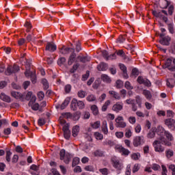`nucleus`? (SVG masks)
I'll return each instance as SVG.
<instances>
[{
    "label": "nucleus",
    "instance_id": "49530a36",
    "mask_svg": "<svg viewBox=\"0 0 175 175\" xmlns=\"http://www.w3.org/2000/svg\"><path fill=\"white\" fill-rule=\"evenodd\" d=\"M94 136L97 140H102L103 139V135L98 132L94 133Z\"/></svg>",
    "mask_w": 175,
    "mask_h": 175
},
{
    "label": "nucleus",
    "instance_id": "79ce46f5",
    "mask_svg": "<svg viewBox=\"0 0 175 175\" xmlns=\"http://www.w3.org/2000/svg\"><path fill=\"white\" fill-rule=\"evenodd\" d=\"M81 116V113L79 111H77L74 113V120L79 121L80 120V117Z\"/></svg>",
    "mask_w": 175,
    "mask_h": 175
},
{
    "label": "nucleus",
    "instance_id": "412c9836",
    "mask_svg": "<svg viewBox=\"0 0 175 175\" xmlns=\"http://www.w3.org/2000/svg\"><path fill=\"white\" fill-rule=\"evenodd\" d=\"M142 94L144 95L145 98L149 100L151 99V98H152V94H151V92H150V90H144Z\"/></svg>",
    "mask_w": 175,
    "mask_h": 175
},
{
    "label": "nucleus",
    "instance_id": "473e14b6",
    "mask_svg": "<svg viewBox=\"0 0 175 175\" xmlns=\"http://www.w3.org/2000/svg\"><path fill=\"white\" fill-rule=\"evenodd\" d=\"M42 84L43 85L44 90H49V82L47 81V79H42Z\"/></svg>",
    "mask_w": 175,
    "mask_h": 175
},
{
    "label": "nucleus",
    "instance_id": "680f3d73",
    "mask_svg": "<svg viewBox=\"0 0 175 175\" xmlns=\"http://www.w3.org/2000/svg\"><path fill=\"white\" fill-rule=\"evenodd\" d=\"M145 80L146 79H144V78H143V77L142 76L138 77V78L137 79V83H139V84H144Z\"/></svg>",
    "mask_w": 175,
    "mask_h": 175
},
{
    "label": "nucleus",
    "instance_id": "4d7b16f0",
    "mask_svg": "<svg viewBox=\"0 0 175 175\" xmlns=\"http://www.w3.org/2000/svg\"><path fill=\"white\" fill-rule=\"evenodd\" d=\"M122 58L125 61V62H131V61H132V57H130L129 56H126V55L125 54L122 55Z\"/></svg>",
    "mask_w": 175,
    "mask_h": 175
},
{
    "label": "nucleus",
    "instance_id": "f257e3e1",
    "mask_svg": "<svg viewBox=\"0 0 175 175\" xmlns=\"http://www.w3.org/2000/svg\"><path fill=\"white\" fill-rule=\"evenodd\" d=\"M153 146L154 147V150L157 152H163L165 151V148L161 144H165V146H172V143L166 141L165 137H161L159 140H155L153 142Z\"/></svg>",
    "mask_w": 175,
    "mask_h": 175
},
{
    "label": "nucleus",
    "instance_id": "6ab92c4d",
    "mask_svg": "<svg viewBox=\"0 0 175 175\" xmlns=\"http://www.w3.org/2000/svg\"><path fill=\"white\" fill-rule=\"evenodd\" d=\"M102 131L104 135H107V133H109V130L107 129V122L106 120L103 122Z\"/></svg>",
    "mask_w": 175,
    "mask_h": 175
},
{
    "label": "nucleus",
    "instance_id": "de8ad7c7",
    "mask_svg": "<svg viewBox=\"0 0 175 175\" xmlns=\"http://www.w3.org/2000/svg\"><path fill=\"white\" fill-rule=\"evenodd\" d=\"M37 96H38L39 100H43V99L44 98V92H43L42 91L39 92L37 94Z\"/></svg>",
    "mask_w": 175,
    "mask_h": 175
},
{
    "label": "nucleus",
    "instance_id": "0e129e2a",
    "mask_svg": "<svg viewBox=\"0 0 175 175\" xmlns=\"http://www.w3.org/2000/svg\"><path fill=\"white\" fill-rule=\"evenodd\" d=\"M81 50V42L78 41L76 44V51L79 53Z\"/></svg>",
    "mask_w": 175,
    "mask_h": 175
},
{
    "label": "nucleus",
    "instance_id": "c9c22d12",
    "mask_svg": "<svg viewBox=\"0 0 175 175\" xmlns=\"http://www.w3.org/2000/svg\"><path fill=\"white\" fill-rule=\"evenodd\" d=\"M94 157H103V151L100 150H96L93 152Z\"/></svg>",
    "mask_w": 175,
    "mask_h": 175
},
{
    "label": "nucleus",
    "instance_id": "a211bd4d",
    "mask_svg": "<svg viewBox=\"0 0 175 175\" xmlns=\"http://www.w3.org/2000/svg\"><path fill=\"white\" fill-rule=\"evenodd\" d=\"M101 80H103V81H104L105 83H111V78H110V77H109V75L106 74H103L101 75Z\"/></svg>",
    "mask_w": 175,
    "mask_h": 175
},
{
    "label": "nucleus",
    "instance_id": "13d9d810",
    "mask_svg": "<svg viewBox=\"0 0 175 175\" xmlns=\"http://www.w3.org/2000/svg\"><path fill=\"white\" fill-rule=\"evenodd\" d=\"M103 57L105 58L107 61H109V53L107 51H102Z\"/></svg>",
    "mask_w": 175,
    "mask_h": 175
},
{
    "label": "nucleus",
    "instance_id": "f8f14e48",
    "mask_svg": "<svg viewBox=\"0 0 175 175\" xmlns=\"http://www.w3.org/2000/svg\"><path fill=\"white\" fill-rule=\"evenodd\" d=\"M73 49H75V48L65 47V46H63L60 49L59 53H60V54H62L63 55H66V54H69L70 53V51L73 52Z\"/></svg>",
    "mask_w": 175,
    "mask_h": 175
},
{
    "label": "nucleus",
    "instance_id": "603ef678",
    "mask_svg": "<svg viewBox=\"0 0 175 175\" xmlns=\"http://www.w3.org/2000/svg\"><path fill=\"white\" fill-rule=\"evenodd\" d=\"M125 136L128 139L132 137V131H131L130 129H126Z\"/></svg>",
    "mask_w": 175,
    "mask_h": 175
},
{
    "label": "nucleus",
    "instance_id": "bf43d9fd",
    "mask_svg": "<svg viewBox=\"0 0 175 175\" xmlns=\"http://www.w3.org/2000/svg\"><path fill=\"white\" fill-rule=\"evenodd\" d=\"M132 75L133 76H135V77H137V76H139V70L136 68H133L132 70Z\"/></svg>",
    "mask_w": 175,
    "mask_h": 175
},
{
    "label": "nucleus",
    "instance_id": "4468645a",
    "mask_svg": "<svg viewBox=\"0 0 175 175\" xmlns=\"http://www.w3.org/2000/svg\"><path fill=\"white\" fill-rule=\"evenodd\" d=\"M112 162L113 164V167L118 170H121L122 169V163L118 159H112Z\"/></svg>",
    "mask_w": 175,
    "mask_h": 175
},
{
    "label": "nucleus",
    "instance_id": "2eb2a0df",
    "mask_svg": "<svg viewBox=\"0 0 175 175\" xmlns=\"http://www.w3.org/2000/svg\"><path fill=\"white\" fill-rule=\"evenodd\" d=\"M170 37L165 36L162 38L161 40H159V43L163 46H169V44H170Z\"/></svg>",
    "mask_w": 175,
    "mask_h": 175
},
{
    "label": "nucleus",
    "instance_id": "dca6fc26",
    "mask_svg": "<svg viewBox=\"0 0 175 175\" xmlns=\"http://www.w3.org/2000/svg\"><path fill=\"white\" fill-rule=\"evenodd\" d=\"M0 98L1 100H3V102H6L7 103H10V102H12L10 96L6 95L5 93H1L0 94Z\"/></svg>",
    "mask_w": 175,
    "mask_h": 175
},
{
    "label": "nucleus",
    "instance_id": "39448f33",
    "mask_svg": "<svg viewBox=\"0 0 175 175\" xmlns=\"http://www.w3.org/2000/svg\"><path fill=\"white\" fill-rule=\"evenodd\" d=\"M115 150H117L118 152H120L122 155H124L125 157H128L129 154H131V152L129 150L122 147V146L117 145L115 146Z\"/></svg>",
    "mask_w": 175,
    "mask_h": 175
},
{
    "label": "nucleus",
    "instance_id": "774afa93",
    "mask_svg": "<svg viewBox=\"0 0 175 175\" xmlns=\"http://www.w3.org/2000/svg\"><path fill=\"white\" fill-rule=\"evenodd\" d=\"M170 170H172V175H175V165H170L169 166Z\"/></svg>",
    "mask_w": 175,
    "mask_h": 175
},
{
    "label": "nucleus",
    "instance_id": "0eeeda50",
    "mask_svg": "<svg viewBox=\"0 0 175 175\" xmlns=\"http://www.w3.org/2000/svg\"><path fill=\"white\" fill-rule=\"evenodd\" d=\"M174 66L172 65L171 59H167L165 64V68H167L168 70L171 72H175V59L173 60Z\"/></svg>",
    "mask_w": 175,
    "mask_h": 175
},
{
    "label": "nucleus",
    "instance_id": "7c9ffc66",
    "mask_svg": "<svg viewBox=\"0 0 175 175\" xmlns=\"http://www.w3.org/2000/svg\"><path fill=\"white\" fill-rule=\"evenodd\" d=\"M146 137L148 139H154V137H155V131H149V132L146 135Z\"/></svg>",
    "mask_w": 175,
    "mask_h": 175
},
{
    "label": "nucleus",
    "instance_id": "a878e982",
    "mask_svg": "<svg viewBox=\"0 0 175 175\" xmlns=\"http://www.w3.org/2000/svg\"><path fill=\"white\" fill-rule=\"evenodd\" d=\"M167 131L163 126H159L157 129V134L160 136H163L165 135V132Z\"/></svg>",
    "mask_w": 175,
    "mask_h": 175
},
{
    "label": "nucleus",
    "instance_id": "5fc2aeb1",
    "mask_svg": "<svg viewBox=\"0 0 175 175\" xmlns=\"http://www.w3.org/2000/svg\"><path fill=\"white\" fill-rule=\"evenodd\" d=\"M136 103L138 105L139 107H142V98L140 96H137L135 97Z\"/></svg>",
    "mask_w": 175,
    "mask_h": 175
},
{
    "label": "nucleus",
    "instance_id": "ea45409f",
    "mask_svg": "<svg viewBox=\"0 0 175 175\" xmlns=\"http://www.w3.org/2000/svg\"><path fill=\"white\" fill-rule=\"evenodd\" d=\"M85 95H87V93L84 90H79L77 93L79 98H85Z\"/></svg>",
    "mask_w": 175,
    "mask_h": 175
},
{
    "label": "nucleus",
    "instance_id": "58836bf2",
    "mask_svg": "<svg viewBox=\"0 0 175 175\" xmlns=\"http://www.w3.org/2000/svg\"><path fill=\"white\" fill-rule=\"evenodd\" d=\"M69 102L70 101L68 98H66V100H64V103L61 105V109L64 110V109H65V107H66V106L69 105Z\"/></svg>",
    "mask_w": 175,
    "mask_h": 175
},
{
    "label": "nucleus",
    "instance_id": "2f4dec72",
    "mask_svg": "<svg viewBox=\"0 0 175 175\" xmlns=\"http://www.w3.org/2000/svg\"><path fill=\"white\" fill-rule=\"evenodd\" d=\"M77 58L81 61V62H83V64L85 62H88V61H90V57H88L87 56H78Z\"/></svg>",
    "mask_w": 175,
    "mask_h": 175
},
{
    "label": "nucleus",
    "instance_id": "cd10ccee",
    "mask_svg": "<svg viewBox=\"0 0 175 175\" xmlns=\"http://www.w3.org/2000/svg\"><path fill=\"white\" fill-rule=\"evenodd\" d=\"M79 67H80V64L75 63V64H73L72 68H70V73H75V72H76V70H77Z\"/></svg>",
    "mask_w": 175,
    "mask_h": 175
},
{
    "label": "nucleus",
    "instance_id": "864d4df0",
    "mask_svg": "<svg viewBox=\"0 0 175 175\" xmlns=\"http://www.w3.org/2000/svg\"><path fill=\"white\" fill-rule=\"evenodd\" d=\"M124 87L126 90H133V86L131 85V82L128 81L125 82Z\"/></svg>",
    "mask_w": 175,
    "mask_h": 175
},
{
    "label": "nucleus",
    "instance_id": "8fccbe9b",
    "mask_svg": "<svg viewBox=\"0 0 175 175\" xmlns=\"http://www.w3.org/2000/svg\"><path fill=\"white\" fill-rule=\"evenodd\" d=\"M30 77H31V83H33V84H36V75H35L33 72H31V75H30Z\"/></svg>",
    "mask_w": 175,
    "mask_h": 175
},
{
    "label": "nucleus",
    "instance_id": "338daca9",
    "mask_svg": "<svg viewBox=\"0 0 175 175\" xmlns=\"http://www.w3.org/2000/svg\"><path fill=\"white\" fill-rule=\"evenodd\" d=\"M72 80L73 83H77V81L79 80V75L73 74Z\"/></svg>",
    "mask_w": 175,
    "mask_h": 175
},
{
    "label": "nucleus",
    "instance_id": "e433bc0d",
    "mask_svg": "<svg viewBox=\"0 0 175 175\" xmlns=\"http://www.w3.org/2000/svg\"><path fill=\"white\" fill-rule=\"evenodd\" d=\"M109 105H110V100H108L103 105V107H102V111H106V110H107L108 106H109Z\"/></svg>",
    "mask_w": 175,
    "mask_h": 175
},
{
    "label": "nucleus",
    "instance_id": "a18cd8bd",
    "mask_svg": "<svg viewBox=\"0 0 175 175\" xmlns=\"http://www.w3.org/2000/svg\"><path fill=\"white\" fill-rule=\"evenodd\" d=\"M100 173L103 175H108L109 174V170L107 168H101L98 170Z\"/></svg>",
    "mask_w": 175,
    "mask_h": 175
},
{
    "label": "nucleus",
    "instance_id": "7ed1b4c3",
    "mask_svg": "<svg viewBox=\"0 0 175 175\" xmlns=\"http://www.w3.org/2000/svg\"><path fill=\"white\" fill-rule=\"evenodd\" d=\"M146 143V139H144V136H136L133 139V145L134 147H140V146H143Z\"/></svg>",
    "mask_w": 175,
    "mask_h": 175
},
{
    "label": "nucleus",
    "instance_id": "69168bd1",
    "mask_svg": "<svg viewBox=\"0 0 175 175\" xmlns=\"http://www.w3.org/2000/svg\"><path fill=\"white\" fill-rule=\"evenodd\" d=\"M10 155H12V152H10V150L7 151L5 157L7 162H10Z\"/></svg>",
    "mask_w": 175,
    "mask_h": 175
},
{
    "label": "nucleus",
    "instance_id": "c03bdc74",
    "mask_svg": "<svg viewBox=\"0 0 175 175\" xmlns=\"http://www.w3.org/2000/svg\"><path fill=\"white\" fill-rule=\"evenodd\" d=\"M116 88H122V87L124 85V82L118 79L116 82Z\"/></svg>",
    "mask_w": 175,
    "mask_h": 175
},
{
    "label": "nucleus",
    "instance_id": "423d86ee",
    "mask_svg": "<svg viewBox=\"0 0 175 175\" xmlns=\"http://www.w3.org/2000/svg\"><path fill=\"white\" fill-rule=\"evenodd\" d=\"M115 121L116 122V128H125L126 126V123L124 122V118L122 116H118Z\"/></svg>",
    "mask_w": 175,
    "mask_h": 175
},
{
    "label": "nucleus",
    "instance_id": "6e6552de",
    "mask_svg": "<svg viewBox=\"0 0 175 175\" xmlns=\"http://www.w3.org/2000/svg\"><path fill=\"white\" fill-rule=\"evenodd\" d=\"M46 51H50L51 53H54L57 50V45L53 42H47L45 47Z\"/></svg>",
    "mask_w": 175,
    "mask_h": 175
},
{
    "label": "nucleus",
    "instance_id": "a19ab883",
    "mask_svg": "<svg viewBox=\"0 0 175 175\" xmlns=\"http://www.w3.org/2000/svg\"><path fill=\"white\" fill-rule=\"evenodd\" d=\"M164 135H165V136H166V138L170 142H172V140H173V135H172V134L169 131H165Z\"/></svg>",
    "mask_w": 175,
    "mask_h": 175
},
{
    "label": "nucleus",
    "instance_id": "37998d69",
    "mask_svg": "<svg viewBox=\"0 0 175 175\" xmlns=\"http://www.w3.org/2000/svg\"><path fill=\"white\" fill-rule=\"evenodd\" d=\"M64 91L66 94H69L72 91V85L70 84L66 85L64 87Z\"/></svg>",
    "mask_w": 175,
    "mask_h": 175
},
{
    "label": "nucleus",
    "instance_id": "9d476101",
    "mask_svg": "<svg viewBox=\"0 0 175 175\" xmlns=\"http://www.w3.org/2000/svg\"><path fill=\"white\" fill-rule=\"evenodd\" d=\"M76 59V53H75V49H72V52L70 55L68 60V65L70 66L71 65H73V63L75 62Z\"/></svg>",
    "mask_w": 175,
    "mask_h": 175
},
{
    "label": "nucleus",
    "instance_id": "aec40b11",
    "mask_svg": "<svg viewBox=\"0 0 175 175\" xmlns=\"http://www.w3.org/2000/svg\"><path fill=\"white\" fill-rule=\"evenodd\" d=\"M11 96L15 99H21L23 98V94L18 92H11Z\"/></svg>",
    "mask_w": 175,
    "mask_h": 175
},
{
    "label": "nucleus",
    "instance_id": "4c0bfd02",
    "mask_svg": "<svg viewBox=\"0 0 175 175\" xmlns=\"http://www.w3.org/2000/svg\"><path fill=\"white\" fill-rule=\"evenodd\" d=\"M79 163H80V159L79 157L74 158L72 163V167H75V166H77V165H79Z\"/></svg>",
    "mask_w": 175,
    "mask_h": 175
},
{
    "label": "nucleus",
    "instance_id": "b1692460",
    "mask_svg": "<svg viewBox=\"0 0 175 175\" xmlns=\"http://www.w3.org/2000/svg\"><path fill=\"white\" fill-rule=\"evenodd\" d=\"M109 95H111V96H113V98H114L115 99H121V96H120V94L113 90L109 91Z\"/></svg>",
    "mask_w": 175,
    "mask_h": 175
},
{
    "label": "nucleus",
    "instance_id": "20e7f679",
    "mask_svg": "<svg viewBox=\"0 0 175 175\" xmlns=\"http://www.w3.org/2000/svg\"><path fill=\"white\" fill-rule=\"evenodd\" d=\"M19 71H20V66L15 64L13 66H9L7 68V70L5 72V74L6 75V76H10L12 73H17Z\"/></svg>",
    "mask_w": 175,
    "mask_h": 175
},
{
    "label": "nucleus",
    "instance_id": "72a5a7b5",
    "mask_svg": "<svg viewBox=\"0 0 175 175\" xmlns=\"http://www.w3.org/2000/svg\"><path fill=\"white\" fill-rule=\"evenodd\" d=\"M131 157V159H133V161H139V159H140V153H133Z\"/></svg>",
    "mask_w": 175,
    "mask_h": 175
},
{
    "label": "nucleus",
    "instance_id": "f03ea898",
    "mask_svg": "<svg viewBox=\"0 0 175 175\" xmlns=\"http://www.w3.org/2000/svg\"><path fill=\"white\" fill-rule=\"evenodd\" d=\"M77 107L80 109H83L85 107V104H84V102L82 100H77V99L73 98L71 101L70 109L73 110V111H75V110H77Z\"/></svg>",
    "mask_w": 175,
    "mask_h": 175
},
{
    "label": "nucleus",
    "instance_id": "09e8293b",
    "mask_svg": "<svg viewBox=\"0 0 175 175\" xmlns=\"http://www.w3.org/2000/svg\"><path fill=\"white\" fill-rule=\"evenodd\" d=\"M36 102V96H32L29 102V106H32Z\"/></svg>",
    "mask_w": 175,
    "mask_h": 175
},
{
    "label": "nucleus",
    "instance_id": "5701e85b",
    "mask_svg": "<svg viewBox=\"0 0 175 175\" xmlns=\"http://www.w3.org/2000/svg\"><path fill=\"white\" fill-rule=\"evenodd\" d=\"M79 132H80V129L79 127V126H75L73 128H72V136L74 137H76V136H77V135H79Z\"/></svg>",
    "mask_w": 175,
    "mask_h": 175
},
{
    "label": "nucleus",
    "instance_id": "f3484780",
    "mask_svg": "<svg viewBox=\"0 0 175 175\" xmlns=\"http://www.w3.org/2000/svg\"><path fill=\"white\" fill-rule=\"evenodd\" d=\"M98 70L100 71H105L107 70V64H105L104 62H101L98 66H97Z\"/></svg>",
    "mask_w": 175,
    "mask_h": 175
},
{
    "label": "nucleus",
    "instance_id": "c85d7f7f",
    "mask_svg": "<svg viewBox=\"0 0 175 175\" xmlns=\"http://www.w3.org/2000/svg\"><path fill=\"white\" fill-rule=\"evenodd\" d=\"M86 100H88V102H95L96 97L94 94H90L86 97Z\"/></svg>",
    "mask_w": 175,
    "mask_h": 175
},
{
    "label": "nucleus",
    "instance_id": "e2e57ef3",
    "mask_svg": "<svg viewBox=\"0 0 175 175\" xmlns=\"http://www.w3.org/2000/svg\"><path fill=\"white\" fill-rule=\"evenodd\" d=\"M168 29L170 33H174V27L173 26V24L172 23L168 24Z\"/></svg>",
    "mask_w": 175,
    "mask_h": 175
},
{
    "label": "nucleus",
    "instance_id": "c756f323",
    "mask_svg": "<svg viewBox=\"0 0 175 175\" xmlns=\"http://www.w3.org/2000/svg\"><path fill=\"white\" fill-rule=\"evenodd\" d=\"M167 87L170 88H173L174 87V79H169L167 80Z\"/></svg>",
    "mask_w": 175,
    "mask_h": 175
},
{
    "label": "nucleus",
    "instance_id": "1a4fd4ad",
    "mask_svg": "<svg viewBox=\"0 0 175 175\" xmlns=\"http://www.w3.org/2000/svg\"><path fill=\"white\" fill-rule=\"evenodd\" d=\"M165 124L169 128V129H172V128H175V120L172 118H168L164 120Z\"/></svg>",
    "mask_w": 175,
    "mask_h": 175
},
{
    "label": "nucleus",
    "instance_id": "052dcab7",
    "mask_svg": "<svg viewBox=\"0 0 175 175\" xmlns=\"http://www.w3.org/2000/svg\"><path fill=\"white\" fill-rule=\"evenodd\" d=\"M167 158H172L173 157V150H168L165 152Z\"/></svg>",
    "mask_w": 175,
    "mask_h": 175
},
{
    "label": "nucleus",
    "instance_id": "6e6d98bb",
    "mask_svg": "<svg viewBox=\"0 0 175 175\" xmlns=\"http://www.w3.org/2000/svg\"><path fill=\"white\" fill-rule=\"evenodd\" d=\"M59 157L61 161H64V159H65V150L62 149L60 150Z\"/></svg>",
    "mask_w": 175,
    "mask_h": 175
},
{
    "label": "nucleus",
    "instance_id": "4be33fe9",
    "mask_svg": "<svg viewBox=\"0 0 175 175\" xmlns=\"http://www.w3.org/2000/svg\"><path fill=\"white\" fill-rule=\"evenodd\" d=\"M26 40H27V42H35V40H36V36H35V34L32 33L26 37Z\"/></svg>",
    "mask_w": 175,
    "mask_h": 175
},
{
    "label": "nucleus",
    "instance_id": "3c124183",
    "mask_svg": "<svg viewBox=\"0 0 175 175\" xmlns=\"http://www.w3.org/2000/svg\"><path fill=\"white\" fill-rule=\"evenodd\" d=\"M104 146H109L110 147H113L114 146V142L110 140H107L103 142Z\"/></svg>",
    "mask_w": 175,
    "mask_h": 175
},
{
    "label": "nucleus",
    "instance_id": "ddd939ff",
    "mask_svg": "<svg viewBox=\"0 0 175 175\" xmlns=\"http://www.w3.org/2000/svg\"><path fill=\"white\" fill-rule=\"evenodd\" d=\"M123 107H124V105H122V103H116L112 107V110L113 111H116V113H118L119 111H121Z\"/></svg>",
    "mask_w": 175,
    "mask_h": 175
},
{
    "label": "nucleus",
    "instance_id": "393cba45",
    "mask_svg": "<svg viewBox=\"0 0 175 175\" xmlns=\"http://www.w3.org/2000/svg\"><path fill=\"white\" fill-rule=\"evenodd\" d=\"M65 64H66V58H65L64 57H62L58 59L57 64L59 65V66H63V65H65Z\"/></svg>",
    "mask_w": 175,
    "mask_h": 175
},
{
    "label": "nucleus",
    "instance_id": "bb28decb",
    "mask_svg": "<svg viewBox=\"0 0 175 175\" xmlns=\"http://www.w3.org/2000/svg\"><path fill=\"white\" fill-rule=\"evenodd\" d=\"M91 110L94 116H98V114L99 113V109H98V106L95 105H92Z\"/></svg>",
    "mask_w": 175,
    "mask_h": 175
},
{
    "label": "nucleus",
    "instance_id": "f704fd0d",
    "mask_svg": "<svg viewBox=\"0 0 175 175\" xmlns=\"http://www.w3.org/2000/svg\"><path fill=\"white\" fill-rule=\"evenodd\" d=\"M91 126L93 129H98L100 126V121H96L94 123H91Z\"/></svg>",
    "mask_w": 175,
    "mask_h": 175
},
{
    "label": "nucleus",
    "instance_id": "9b49d317",
    "mask_svg": "<svg viewBox=\"0 0 175 175\" xmlns=\"http://www.w3.org/2000/svg\"><path fill=\"white\" fill-rule=\"evenodd\" d=\"M64 136L67 140L70 137V131L69 130V126L66 124L63 126Z\"/></svg>",
    "mask_w": 175,
    "mask_h": 175
}]
</instances>
